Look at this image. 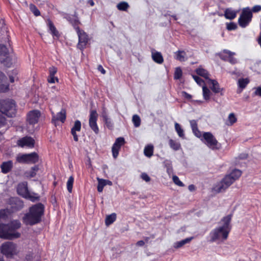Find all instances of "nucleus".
Listing matches in <instances>:
<instances>
[{
    "mask_svg": "<svg viewBox=\"0 0 261 261\" xmlns=\"http://www.w3.org/2000/svg\"><path fill=\"white\" fill-rule=\"evenodd\" d=\"M49 75L55 76V74L57 72V69L56 67L52 66L49 68Z\"/></svg>",
    "mask_w": 261,
    "mask_h": 261,
    "instance_id": "864d4df0",
    "label": "nucleus"
},
{
    "mask_svg": "<svg viewBox=\"0 0 261 261\" xmlns=\"http://www.w3.org/2000/svg\"><path fill=\"white\" fill-rule=\"evenodd\" d=\"M193 239V237H190L188 238H186L184 240H182L180 241L176 242L173 244V247L174 248L178 249L181 247H182L185 244L189 243L191 242V241Z\"/></svg>",
    "mask_w": 261,
    "mask_h": 261,
    "instance_id": "393cba45",
    "label": "nucleus"
},
{
    "mask_svg": "<svg viewBox=\"0 0 261 261\" xmlns=\"http://www.w3.org/2000/svg\"><path fill=\"white\" fill-rule=\"evenodd\" d=\"M203 141L204 143L212 149H218L219 147L217 140L213 134L210 132H206L203 134Z\"/></svg>",
    "mask_w": 261,
    "mask_h": 261,
    "instance_id": "6e6552de",
    "label": "nucleus"
},
{
    "mask_svg": "<svg viewBox=\"0 0 261 261\" xmlns=\"http://www.w3.org/2000/svg\"><path fill=\"white\" fill-rule=\"evenodd\" d=\"M39 155L36 152L27 154V164H35L39 161Z\"/></svg>",
    "mask_w": 261,
    "mask_h": 261,
    "instance_id": "412c9836",
    "label": "nucleus"
},
{
    "mask_svg": "<svg viewBox=\"0 0 261 261\" xmlns=\"http://www.w3.org/2000/svg\"><path fill=\"white\" fill-rule=\"evenodd\" d=\"M21 226L18 220H13L7 224L0 223V238L4 239L12 240L18 238L20 233L16 232L15 230Z\"/></svg>",
    "mask_w": 261,
    "mask_h": 261,
    "instance_id": "f03ea898",
    "label": "nucleus"
},
{
    "mask_svg": "<svg viewBox=\"0 0 261 261\" xmlns=\"http://www.w3.org/2000/svg\"><path fill=\"white\" fill-rule=\"evenodd\" d=\"M172 179H173V182L176 185H177L179 187H184V184L179 180V178L176 175H173L172 177Z\"/></svg>",
    "mask_w": 261,
    "mask_h": 261,
    "instance_id": "49530a36",
    "label": "nucleus"
},
{
    "mask_svg": "<svg viewBox=\"0 0 261 261\" xmlns=\"http://www.w3.org/2000/svg\"><path fill=\"white\" fill-rule=\"evenodd\" d=\"M39 170V166H35L32 167L30 171H27L25 173V175L27 177L31 178L35 176L37 172Z\"/></svg>",
    "mask_w": 261,
    "mask_h": 261,
    "instance_id": "bb28decb",
    "label": "nucleus"
},
{
    "mask_svg": "<svg viewBox=\"0 0 261 261\" xmlns=\"http://www.w3.org/2000/svg\"><path fill=\"white\" fill-rule=\"evenodd\" d=\"M188 189L190 191H193L195 190V187L194 185H190L189 186Z\"/></svg>",
    "mask_w": 261,
    "mask_h": 261,
    "instance_id": "774afa93",
    "label": "nucleus"
},
{
    "mask_svg": "<svg viewBox=\"0 0 261 261\" xmlns=\"http://www.w3.org/2000/svg\"><path fill=\"white\" fill-rule=\"evenodd\" d=\"M175 129L178 136L181 138H185V134L183 129L180 125L177 122L175 123Z\"/></svg>",
    "mask_w": 261,
    "mask_h": 261,
    "instance_id": "e433bc0d",
    "label": "nucleus"
},
{
    "mask_svg": "<svg viewBox=\"0 0 261 261\" xmlns=\"http://www.w3.org/2000/svg\"><path fill=\"white\" fill-rule=\"evenodd\" d=\"M16 161L19 163L27 164V154H19L16 157Z\"/></svg>",
    "mask_w": 261,
    "mask_h": 261,
    "instance_id": "4c0bfd02",
    "label": "nucleus"
},
{
    "mask_svg": "<svg viewBox=\"0 0 261 261\" xmlns=\"http://www.w3.org/2000/svg\"><path fill=\"white\" fill-rule=\"evenodd\" d=\"M128 7V4H127V3L125 2L119 3L117 5V9L120 11H126Z\"/></svg>",
    "mask_w": 261,
    "mask_h": 261,
    "instance_id": "58836bf2",
    "label": "nucleus"
},
{
    "mask_svg": "<svg viewBox=\"0 0 261 261\" xmlns=\"http://www.w3.org/2000/svg\"><path fill=\"white\" fill-rule=\"evenodd\" d=\"M52 118V122L56 124L57 121H60L62 122H64L66 119V111L64 109H62L61 111L58 113L56 116L54 113Z\"/></svg>",
    "mask_w": 261,
    "mask_h": 261,
    "instance_id": "a211bd4d",
    "label": "nucleus"
},
{
    "mask_svg": "<svg viewBox=\"0 0 261 261\" xmlns=\"http://www.w3.org/2000/svg\"><path fill=\"white\" fill-rule=\"evenodd\" d=\"M234 180L229 175H226L223 179L214 188V190L220 193L224 191L227 189L233 182Z\"/></svg>",
    "mask_w": 261,
    "mask_h": 261,
    "instance_id": "0eeeda50",
    "label": "nucleus"
},
{
    "mask_svg": "<svg viewBox=\"0 0 261 261\" xmlns=\"http://www.w3.org/2000/svg\"><path fill=\"white\" fill-rule=\"evenodd\" d=\"M169 144L170 147L175 151L179 150L181 147L180 144L179 142L173 139H170L169 140Z\"/></svg>",
    "mask_w": 261,
    "mask_h": 261,
    "instance_id": "c85d7f7f",
    "label": "nucleus"
},
{
    "mask_svg": "<svg viewBox=\"0 0 261 261\" xmlns=\"http://www.w3.org/2000/svg\"><path fill=\"white\" fill-rule=\"evenodd\" d=\"M242 171L239 169H234L232 171V172L229 174V176H231V178L234 180V181L237 180L241 175Z\"/></svg>",
    "mask_w": 261,
    "mask_h": 261,
    "instance_id": "f704fd0d",
    "label": "nucleus"
},
{
    "mask_svg": "<svg viewBox=\"0 0 261 261\" xmlns=\"http://www.w3.org/2000/svg\"><path fill=\"white\" fill-rule=\"evenodd\" d=\"M30 9L31 11L33 13V14L36 16H39L40 15V12L39 10L37 9L36 6L34 4H30L29 6Z\"/></svg>",
    "mask_w": 261,
    "mask_h": 261,
    "instance_id": "c03bdc74",
    "label": "nucleus"
},
{
    "mask_svg": "<svg viewBox=\"0 0 261 261\" xmlns=\"http://www.w3.org/2000/svg\"><path fill=\"white\" fill-rule=\"evenodd\" d=\"M103 121L106 126L110 129H112L114 127V123L110 117L105 108H103L101 114Z\"/></svg>",
    "mask_w": 261,
    "mask_h": 261,
    "instance_id": "4468645a",
    "label": "nucleus"
},
{
    "mask_svg": "<svg viewBox=\"0 0 261 261\" xmlns=\"http://www.w3.org/2000/svg\"><path fill=\"white\" fill-rule=\"evenodd\" d=\"M191 127L192 129V130L194 129H196L198 128L197 127V123L196 121L195 120H192L190 121Z\"/></svg>",
    "mask_w": 261,
    "mask_h": 261,
    "instance_id": "6e6d98bb",
    "label": "nucleus"
},
{
    "mask_svg": "<svg viewBox=\"0 0 261 261\" xmlns=\"http://www.w3.org/2000/svg\"><path fill=\"white\" fill-rule=\"evenodd\" d=\"M119 140H116L115 143H114V144L112 146V148L113 156L114 158H115V159L117 158V157L118 156V154H119V151L120 149V147L117 146V144L119 143Z\"/></svg>",
    "mask_w": 261,
    "mask_h": 261,
    "instance_id": "473e14b6",
    "label": "nucleus"
},
{
    "mask_svg": "<svg viewBox=\"0 0 261 261\" xmlns=\"http://www.w3.org/2000/svg\"><path fill=\"white\" fill-rule=\"evenodd\" d=\"M132 121H133L134 126L136 127H138L140 125L141 119H140V117L138 115H134L133 116Z\"/></svg>",
    "mask_w": 261,
    "mask_h": 261,
    "instance_id": "37998d69",
    "label": "nucleus"
},
{
    "mask_svg": "<svg viewBox=\"0 0 261 261\" xmlns=\"http://www.w3.org/2000/svg\"><path fill=\"white\" fill-rule=\"evenodd\" d=\"M231 218L232 215L230 214L221 219L220 223L222 225L214 229L210 233V242L213 243L218 240L223 241L227 239L231 230L230 223Z\"/></svg>",
    "mask_w": 261,
    "mask_h": 261,
    "instance_id": "f257e3e1",
    "label": "nucleus"
},
{
    "mask_svg": "<svg viewBox=\"0 0 261 261\" xmlns=\"http://www.w3.org/2000/svg\"><path fill=\"white\" fill-rule=\"evenodd\" d=\"M254 93L256 95L261 96V87H258L254 92Z\"/></svg>",
    "mask_w": 261,
    "mask_h": 261,
    "instance_id": "0e129e2a",
    "label": "nucleus"
},
{
    "mask_svg": "<svg viewBox=\"0 0 261 261\" xmlns=\"http://www.w3.org/2000/svg\"><path fill=\"white\" fill-rule=\"evenodd\" d=\"M6 124V119L2 115H0V128L4 126ZM3 133L0 132V139L2 137Z\"/></svg>",
    "mask_w": 261,
    "mask_h": 261,
    "instance_id": "603ef678",
    "label": "nucleus"
},
{
    "mask_svg": "<svg viewBox=\"0 0 261 261\" xmlns=\"http://www.w3.org/2000/svg\"><path fill=\"white\" fill-rule=\"evenodd\" d=\"M249 81L248 79H240L238 80V86L241 89V90L238 91V92L240 93L241 92L242 89H244L247 84L249 83Z\"/></svg>",
    "mask_w": 261,
    "mask_h": 261,
    "instance_id": "72a5a7b5",
    "label": "nucleus"
},
{
    "mask_svg": "<svg viewBox=\"0 0 261 261\" xmlns=\"http://www.w3.org/2000/svg\"><path fill=\"white\" fill-rule=\"evenodd\" d=\"M0 251L7 257L11 258L18 253L17 245L12 242H5L0 247Z\"/></svg>",
    "mask_w": 261,
    "mask_h": 261,
    "instance_id": "39448f33",
    "label": "nucleus"
},
{
    "mask_svg": "<svg viewBox=\"0 0 261 261\" xmlns=\"http://www.w3.org/2000/svg\"><path fill=\"white\" fill-rule=\"evenodd\" d=\"M81 129V123L79 120H76L74 122L73 126L71 130V133L73 137V139L75 141L77 142L79 140L78 136L76 132H80Z\"/></svg>",
    "mask_w": 261,
    "mask_h": 261,
    "instance_id": "f3484780",
    "label": "nucleus"
},
{
    "mask_svg": "<svg viewBox=\"0 0 261 261\" xmlns=\"http://www.w3.org/2000/svg\"><path fill=\"white\" fill-rule=\"evenodd\" d=\"M9 53V50L5 45L0 44V62L7 66L10 64Z\"/></svg>",
    "mask_w": 261,
    "mask_h": 261,
    "instance_id": "9b49d317",
    "label": "nucleus"
},
{
    "mask_svg": "<svg viewBox=\"0 0 261 261\" xmlns=\"http://www.w3.org/2000/svg\"><path fill=\"white\" fill-rule=\"evenodd\" d=\"M225 53L228 54V58L229 59H228L227 61L228 62L232 64H236L237 62V59L233 57V56L235 54L234 53L231 51H226Z\"/></svg>",
    "mask_w": 261,
    "mask_h": 261,
    "instance_id": "a19ab883",
    "label": "nucleus"
},
{
    "mask_svg": "<svg viewBox=\"0 0 261 261\" xmlns=\"http://www.w3.org/2000/svg\"><path fill=\"white\" fill-rule=\"evenodd\" d=\"M98 114L96 110H93L90 111L89 124L90 128L94 132L97 134L99 132V129L97 124V120Z\"/></svg>",
    "mask_w": 261,
    "mask_h": 261,
    "instance_id": "9d476101",
    "label": "nucleus"
},
{
    "mask_svg": "<svg viewBox=\"0 0 261 261\" xmlns=\"http://www.w3.org/2000/svg\"><path fill=\"white\" fill-rule=\"evenodd\" d=\"M145 244V242L143 241H139L137 242L136 245L138 246H143Z\"/></svg>",
    "mask_w": 261,
    "mask_h": 261,
    "instance_id": "338daca9",
    "label": "nucleus"
},
{
    "mask_svg": "<svg viewBox=\"0 0 261 261\" xmlns=\"http://www.w3.org/2000/svg\"><path fill=\"white\" fill-rule=\"evenodd\" d=\"M196 72L199 75L202 76L206 79H209L210 74L205 69L200 67L196 70Z\"/></svg>",
    "mask_w": 261,
    "mask_h": 261,
    "instance_id": "2f4dec72",
    "label": "nucleus"
},
{
    "mask_svg": "<svg viewBox=\"0 0 261 261\" xmlns=\"http://www.w3.org/2000/svg\"><path fill=\"white\" fill-rule=\"evenodd\" d=\"M75 29L79 37L77 48L81 50H83L86 47L88 43L89 40L88 36L84 31L80 30L78 27L75 28Z\"/></svg>",
    "mask_w": 261,
    "mask_h": 261,
    "instance_id": "1a4fd4ad",
    "label": "nucleus"
},
{
    "mask_svg": "<svg viewBox=\"0 0 261 261\" xmlns=\"http://www.w3.org/2000/svg\"><path fill=\"white\" fill-rule=\"evenodd\" d=\"M74 181V178L73 176H71L69 177L67 182V190L69 193L72 192V186Z\"/></svg>",
    "mask_w": 261,
    "mask_h": 261,
    "instance_id": "ea45409f",
    "label": "nucleus"
},
{
    "mask_svg": "<svg viewBox=\"0 0 261 261\" xmlns=\"http://www.w3.org/2000/svg\"><path fill=\"white\" fill-rule=\"evenodd\" d=\"M182 95L185 98H186L187 99H190L192 98L191 95L188 94V93H187L186 92H185V91L182 92Z\"/></svg>",
    "mask_w": 261,
    "mask_h": 261,
    "instance_id": "e2e57ef3",
    "label": "nucleus"
},
{
    "mask_svg": "<svg viewBox=\"0 0 261 261\" xmlns=\"http://www.w3.org/2000/svg\"><path fill=\"white\" fill-rule=\"evenodd\" d=\"M153 146L152 145H148L145 146L144 153V154L147 157H151L153 154Z\"/></svg>",
    "mask_w": 261,
    "mask_h": 261,
    "instance_id": "c9c22d12",
    "label": "nucleus"
},
{
    "mask_svg": "<svg viewBox=\"0 0 261 261\" xmlns=\"http://www.w3.org/2000/svg\"><path fill=\"white\" fill-rule=\"evenodd\" d=\"M17 192L20 195H21L23 197L28 196L29 191L28 189L27 182H23L18 185Z\"/></svg>",
    "mask_w": 261,
    "mask_h": 261,
    "instance_id": "dca6fc26",
    "label": "nucleus"
},
{
    "mask_svg": "<svg viewBox=\"0 0 261 261\" xmlns=\"http://www.w3.org/2000/svg\"><path fill=\"white\" fill-rule=\"evenodd\" d=\"M7 217V211L5 210H0V220L2 219H4Z\"/></svg>",
    "mask_w": 261,
    "mask_h": 261,
    "instance_id": "5fc2aeb1",
    "label": "nucleus"
},
{
    "mask_svg": "<svg viewBox=\"0 0 261 261\" xmlns=\"http://www.w3.org/2000/svg\"><path fill=\"white\" fill-rule=\"evenodd\" d=\"M97 69L98 71H99L102 74H104L106 73V70L103 69L101 65H99Z\"/></svg>",
    "mask_w": 261,
    "mask_h": 261,
    "instance_id": "69168bd1",
    "label": "nucleus"
},
{
    "mask_svg": "<svg viewBox=\"0 0 261 261\" xmlns=\"http://www.w3.org/2000/svg\"><path fill=\"white\" fill-rule=\"evenodd\" d=\"M98 181L97 191L99 192H101L103 191V187L106 185L112 186V182L109 180L101 179L99 178H97Z\"/></svg>",
    "mask_w": 261,
    "mask_h": 261,
    "instance_id": "6ab92c4d",
    "label": "nucleus"
},
{
    "mask_svg": "<svg viewBox=\"0 0 261 261\" xmlns=\"http://www.w3.org/2000/svg\"><path fill=\"white\" fill-rule=\"evenodd\" d=\"M237 121V118L233 113H230L228 117V122L227 124L228 125H232Z\"/></svg>",
    "mask_w": 261,
    "mask_h": 261,
    "instance_id": "79ce46f5",
    "label": "nucleus"
},
{
    "mask_svg": "<svg viewBox=\"0 0 261 261\" xmlns=\"http://www.w3.org/2000/svg\"><path fill=\"white\" fill-rule=\"evenodd\" d=\"M24 198L29 199L32 201H35L39 199V197L37 194L32 195L30 192L28 193V196H25Z\"/></svg>",
    "mask_w": 261,
    "mask_h": 261,
    "instance_id": "09e8293b",
    "label": "nucleus"
},
{
    "mask_svg": "<svg viewBox=\"0 0 261 261\" xmlns=\"http://www.w3.org/2000/svg\"><path fill=\"white\" fill-rule=\"evenodd\" d=\"M226 51H230L228 50H224L222 52H221L220 54V57L221 59L224 61H227L228 59V54L225 53Z\"/></svg>",
    "mask_w": 261,
    "mask_h": 261,
    "instance_id": "3c124183",
    "label": "nucleus"
},
{
    "mask_svg": "<svg viewBox=\"0 0 261 261\" xmlns=\"http://www.w3.org/2000/svg\"><path fill=\"white\" fill-rule=\"evenodd\" d=\"M116 219V214L112 213L106 217L105 219V224L107 226H109L112 224Z\"/></svg>",
    "mask_w": 261,
    "mask_h": 261,
    "instance_id": "7c9ffc66",
    "label": "nucleus"
},
{
    "mask_svg": "<svg viewBox=\"0 0 261 261\" xmlns=\"http://www.w3.org/2000/svg\"><path fill=\"white\" fill-rule=\"evenodd\" d=\"M193 78L199 86L205 85L204 81L198 76L193 75Z\"/></svg>",
    "mask_w": 261,
    "mask_h": 261,
    "instance_id": "de8ad7c7",
    "label": "nucleus"
},
{
    "mask_svg": "<svg viewBox=\"0 0 261 261\" xmlns=\"http://www.w3.org/2000/svg\"><path fill=\"white\" fill-rule=\"evenodd\" d=\"M237 11L232 10L231 8H227L224 11V16L227 19L232 20L237 16Z\"/></svg>",
    "mask_w": 261,
    "mask_h": 261,
    "instance_id": "aec40b11",
    "label": "nucleus"
},
{
    "mask_svg": "<svg viewBox=\"0 0 261 261\" xmlns=\"http://www.w3.org/2000/svg\"><path fill=\"white\" fill-rule=\"evenodd\" d=\"M182 76V70L179 67H177L176 68L175 72H174V79H179Z\"/></svg>",
    "mask_w": 261,
    "mask_h": 261,
    "instance_id": "a18cd8bd",
    "label": "nucleus"
},
{
    "mask_svg": "<svg viewBox=\"0 0 261 261\" xmlns=\"http://www.w3.org/2000/svg\"><path fill=\"white\" fill-rule=\"evenodd\" d=\"M261 11V6L260 5H255L252 8L251 12L254 13H256Z\"/></svg>",
    "mask_w": 261,
    "mask_h": 261,
    "instance_id": "13d9d810",
    "label": "nucleus"
},
{
    "mask_svg": "<svg viewBox=\"0 0 261 261\" xmlns=\"http://www.w3.org/2000/svg\"><path fill=\"white\" fill-rule=\"evenodd\" d=\"M208 83L212 85L211 89L214 93H218L223 90V89L220 88L219 84L217 81L208 79Z\"/></svg>",
    "mask_w": 261,
    "mask_h": 261,
    "instance_id": "4be33fe9",
    "label": "nucleus"
},
{
    "mask_svg": "<svg viewBox=\"0 0 261 261\" xmlns=\"http://www.w3.org/2000/svg\"><path fill=\"white\" fill-rule=\"evenodd\" d=\"M48 22V26L49 27V30L50 31V33L53 35V36H55L57 38H59L60 36L59 33L58 31L57 30L56 27L54 25L52 21L48 19L47 20Z\"/></svg>",
    "mask_w": 261,
    "mask_h": 261,
    "instance_id": "a878e982",
    "label": "nucleus"
},
{
    "mask_svg": "<svg viewBox=\"0 0 261 261\" xmlns=\"http://www.w3.org/2000/svg\"><path fill=\"white\" fill-rule=\"evenodd\" d=\"M44 213V206L39 203L34 205L30 211L23 218V222L27 225H34L40 222Z\"/></svg>",
    "mask_w": 261,
    "mask_h": 261,
    "instance_id": "7ed1b4c3",
    "label": "nucleus"
},
{
    "mask_svg": "<svg viewBox=\"0 0 261 261\" xmlns=\"http://www.w3.org/2000/svg\"><path fill=\"white\" fill-rule=\"evenodd\" d=\"M119 140V143L117 144V146L121 148V147L124 144V139L122 137H119L116 139V140Z\"/></svg>",
    "mask_w": 261,
    "mask_h": 261,
    "instance_id": "052dcab7",
    "label": "nucleus"
},
{
    "mask_svg": "<svg viewBox=\"0 0 261 261\" xmlns=\"http://www.w3.org/2000/svg\"><path fill=\"white\" fill-rule=\"evenodd\" d=\"M35 140L30 137H25L17 141V145L21 147L33 148Z\"/></svg>",
    "mask_w": 261,
    "mask_h": 261,
    "instance_id": "ddd939ff",
    "label": "nucleus"
},
{
    "mask_svg": "<svg viewBox=\"0 0 261 261\" xmlns=\"http://www.w3.org/2000/svg\"><path fill=\"white\" fill-rule=\"evenodd\" d=\"M40 116L38 110L31 111L27 115V122L30 125H34L38 122Z\"/></svg>",
    "mask_w": 261,
    "mask_h": 261,
    "instance_id": "f8f14e48",
    "label": "nucleus"
},
{
    "mask_svg": "<svg viewBox=\"0 0 261 261\" xmlns=\"http://www.w3.org/2000/svg\"><path fill=\"white\" fill-rule=\"evenodd\" d=\"M9 88L7 76L0 71V92H6Z\"/></svg>",
    "mask_w": 261,
    "mask_h": 261,
    "instance_id": "2eb2a0df",
    "label": "nucleus"
},
{
    "mask_svg": "<svg viewBox=\"0 0 261 261\" xmlns=\"http://www.w3.org/2000/svg\"><path fill=\"white\" fill-rule=\"evenodd\" d=\"M176 55L175 59L180 62H183L186 60V53L183 50H178L175 53Z\"/></svg>",
    "mask_w": 261,
    "mask_h": 261,
    "instance_id": "c756f323",
    "label": "nucleus"
},
{
    "mask_svg": "<svg viewBox=\"0 0 261 261\" xmlns=\"http://www.w3.org/2000/svg\"><path fill=\"white\" fill-rule=\"evenodd\" d=\"M141 178L146 182H148L150 180V177L145 173H142Z\"/></svg>",
    "mask_w": 261,
    "mask_h": 261,
    "instance_id": "4d7b16f0",
    "label": "nucleus"
},
{
    "mask_svg": "<svg viewBox=\"0 0 261 261\" xmlns=\"http://www.w3.org/2000/svg\"><path fill=\"white\" fill-rule=\"evenodd\" d=\"M252 17V13L249 8L243 9L238 20L239 25L242 28L246 27L251 21Z\"/></svg>",
    "mask_w": 261,
    "mask_h": 261,
    "instance_id": "423d86ee",
    "label": "nucleus"
},
{
    "mask_svg": "<svg viewBox=\"0 0 261 261\" xmlns=\"http://www.w3.org/2000/svg\"><path fill=\"white\" fill-rule=\"evenodd\" d=\"M0 112L9 117H13L16 113V104L13 100H1Z\"/></svg>",
    "mask_w": 261,
    "mask_h": 261,
    "instance_id": "20e7f679",
    "label": "nucleus"
},
{
    "mask_svg": "<svg viewBox=\"0 0 261 261\" xmlns=\"http://www.w3.org/2000/svg\"><path fill=\"white\" fill-rule=\"evenodd\" d=\"M13 163L11 161L4 162L1 166L2 171L4 173H7L12 168Z\"/></svg>",
    "mask_w": 261,
    "mask_h": 261,
    "instance_id": "b1692460",
    "label": "nucleus"
},
{
    "mask_svg": "<svg viewBox=\"0 0 261 261\" xmlns=\"http://www.w3.org/2000/svg\"><path fill=\"white\" fill-rule=\"evenodd\" d=\"M226 29L228 31L234 30L237 28V24L234 22L226 23Z\"/></svg>",
    "mask_w": 261,
    "mask_h": 261,
    "instance_id": "8fccbe9b",
    "label": "nucleus"
},
{
    "mask_svg": "<svg viewBox=\"0 0 261 261\" xmlns=\"http://www.w3.org/2000/svg\"><path fill=\"white\" fill-rule=\"evenodd\" d=\"M48 83H54L55 82V81H58V79L55 76H50L49 75L48 80H47Z\"/></svg>",
    "mask_w": 261,
    "mask_h": 261,
    "instance_id": "bf43d9fd",
    "label": "nucleus"
},
{
    "mask_svg": "<svg viewBox=\"0 0 261 261\" xmlns=\"http://www.w3.org/2000/svg\"><path fill=\"white\" fill-rule=\"evenodd\" d=\"M193 132L194 133V135L198 138H200L201 137L202 135H201V132L199 130L198 128H196V129H194L193 130Z\"/></svg>",
    "mask_w": 261,
    "mask_h": 261,
    "instance_id": "680f3d73",
    "label": "nucleus"
},
{
    "mask_svg": "<svg viewBox=\"0 0 261 261\" xmlns=\"http://www.w3.org/2000/svg\"><path fill=\"white\" fill-rule=\"evenodd\" d=\"M152 58L153 61L158 64H162L164 62L163 57L160 52L152 51Z\"/></svg>",
    "mask_w": 261,
    "mask_h": 261,
    "instance_id": "5701e85b",
    "label": "nucleus"
},
{
    "mask_svg": "<svg viewBox=\"0 0 261 261\" xmlns=\"http://www.w3.org/2000/svg\"><path fill=\"white\" fill-rule=\"evenodd\" d=\"M211 94L212 93L210 89L205 85H203L202 94L203 98L206 101L210 100Z\"/></svg>",
    "mask_w": 261,
    "mask_h": 261,
    "instance_id": "cd10ccee",
    "label": "nucleus"
}]
</instances>
